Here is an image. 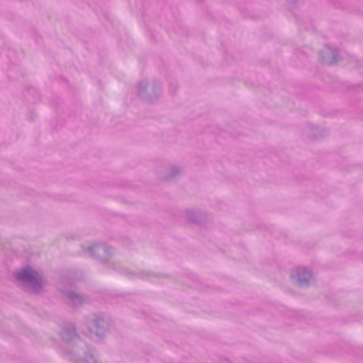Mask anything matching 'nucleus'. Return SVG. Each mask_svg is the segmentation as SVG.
I'll use <instances>...</instances> for the list:
<instances>
[{"label":"nucleus","mask_w":363,"mask_h":363,"mask_svg":"<svg viewBox=\"0 0 363 363\" xmlns=\"http://www.w3.org/2000/svg\"><path fill=\"white\" fill-rule=\"evenodd\" d=\"M302 272H303V273L307 274L308 277L310 276V274L308 273H307L305 270H303Z\"/></svg>","instance_id":"nucleus-2"},{"label":"nucleus","mask_w":363,"mask_h":363,"mask_svg":"<svg viewBox=\"0 0 363 363\" xmlns=\"http://www.w3.org/2000/svg\"><path fill=\"white\" fill-rule=\"evenodd\" d=\"M21 281H31L35 278V273L31 269H25L18 275Z\"/></svg>","instance_id":"nucleus-1"},{"label":"nucleus","mask_w":363,"mask_h":363,"mask_svg":"<svg viewBox=\"0 0 363 363\" xmlns=\"http://www.w3.org/2000/svg\"><path fill=\"white\" fill-rule=\"evenodd\" d=\"M298 281L300 282V283H302L305 280H302L301 278L298 279Z\"/></svg>","instance_id":"nucleus-3"}]
</instances>
